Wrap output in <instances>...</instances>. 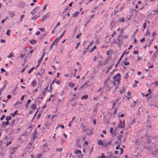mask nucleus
<instances>
[{
	"label": "nucleus",
	"mask_w": 158,
	"mask_h": 158,
	"mask_svg": "<svg viewBox=\"0 0 158 158\" xmlns=\"http://www.w3.org/2000/svg\"><path fill=\"white\" fill-rule=\"evenodd\" d=\"M111 84L112 83L109 81L108 79H106L104 81L103 87L105 88L107 91H108L111 88Z\"/></svg>",
	"instance_id": "1"
},
{
	"label": "nucleus",
	"mask_w": 158,
	"mask_h": 158,
	"mask_svg": "<svg viewBox=\"0 0 158 158\" xmlns=\"http://www.w3.org/2000/svg\"><path fill=\"white\" fill-rule=\"evenodd\" d=\"M121 76V74L120 73H118L113 77V79L115 81L117 82L118 83H119L120 81Z\"/></svg>",
	"instance_id": "2"
},
{
	"label": "nucleus",
	"mask_w": 158,
	"mask_h": 158,
	"mask_svg": "<svg viewBox=\"0 0 158 158\" xmlns=\"http://www.w3.org/2000/svg\"><path fill=\"white\" fill-rule=\"evenodd\" d=\"M125 127V121H123V122L121 120L120 121V125L119 127V128H123Z\"/></svg>",
	"instance_id": "3"
},
{
	"label": "nucleus",
	"mask_w": 158,
	"mask_h": 158,
	"mask_svg": "<svg viewBox=\"0 0 158 158\" xmlns=\"http://www.w3.org/2000/svg\"><path fill=\"white\" fill-rule=\"evenodd\" d=\"M39 9V7L38 6L36 7L31 12V14L32 15H34L36 12L37 10Z\"/></svg>",
	"instance_id": "4"
},
{
	"label": "nucleus",
	"mask_w": 158,
	"mask_h": 158,
	"mask_svg": "<svg viewBox=\"0 0 158 158\" xmlns=\"http://www.w3.org/2000/svg\"><path fill=\"white\" fill-rule=\"evenodd\" d=\"M49 16V13H48L43 16L42 19V21H44V20L46 19Z\"/></svg>",
	"instance_id": "5"
},
{
	"label": "nucleus",
	"mask_w": 158,
	"mask_h": 158,
	"mask_svg": "<svg viewBox=\"0 0 158 158\" xmlns=\"http://www.w3.org/2000/svg\"><path fill=\"white\" fill-rule=\"evenodd\" d=\"M16 149H17L16 148H14L10 149V154L11 155L13 154L16 151Z\"/></svg>",
	"instance_id": "6"
},
{
	"label": "nucleus",
	"mask_w": 158,
	"mask_h": 158,
	"mask_svg": "<svg viewBox=\"0 0 158 158\" xmlns=\"http://www.w3.org/2000/svg\"><path fill=\"white\" fill-rule=\"evenodd\" d=\"M36 108V104H31L30 108L32 110H35Z\"/></svg>",
	"instance_id": "7"
},
{
	"label": "nucleus",
	"mask_w": 158,
	"mask_h": 158,
	"mask_svg": "<svg viewBox=\"0 0 158 158\" xmlns=\"http://www.w3.org/2000/svg\"><path fill=\"white\" fill-rule=\"evenodd\" d=\"M56 40L54 41L51 44L50 47V50H51L52 48L54 45L55 44L56 45L57 43V41L55 43Z\"/></svg>",
	"instance_id": "8"
},
{
	"label": "nucleus",
	"mask_w": 158,
	"mask_h": 158,
	"mask_svg": "<svg viewBox=\"0 0 158 158\" xmlns=\"http://www.w3.org/2000/svg\"><path fill=\"white\" fill-rule=\"evenodd\" d=\"M36 85V80H34L31 83V85L33 86H35Z\"/></svg>",
	"instance_id": "9"
},
{
	"label": "nucleus",
	"mask_w": 158,
	"mask_h": 158,
	"mask_svg": "<svg viewBox=\"0 0 158 158\" xmlns=\"http://www.w3.org/2000/svg\"><path fill=\"white\" fill-rule=\"evenodd\" d=\"M45 53H44L43 55L41 56L40 59L37 61V62L38 63V64H40L43 59L44 56L45 55Z\"/></svg>",
	"instance_id": "10"
},
{
	"label": "nucleus",
	"mask_w": 158,
	"mask_h": 158,
	"mask_svg": "<svg viewBox=\"0 0 158 158\" xmlns=\"http://www.w3.org/2000/svg\"><path fill=\"white\" fill-rule=\"evenodd\" d=\"M119 20L121 23H123L125 22V19L124 17H120L119 19Z\"/></svg>",
	"instance_id": "11"
},
{
	"label": "nucleus",
	"mask_w": 158,
	"mask_h": 158,
	"mask_svg": "<svg viewBox=\"0 0 158 158\" xmlns=\"http://www.w3.org/2000/svg\"><path fill=\"white\" fill-rule=\"evenodd\" d=\"M30 42L31 44L33 45L37 42V41L35 40L32 39L30 41Z\"/></svg>",
	"instance_id": "12"
},
{
	"label": "nucleus",
	"mask_w": 158,
	"mask_h": 158,
	"mask_svg": "<svg viewBox=\"0 0 158 158\" xmlns=\"http://www.w3.org/2000/svg\"><path fill=\"white\" fill-rule=\"evenodd\" d=\"M14 57V54L13 52H11V53L9 54L8 55L7 57L8 58H11V57Z\"/></svg>",
	"instance_id": "13"
},
{
	"label": "nucleus",
	"mask_w": 158,
	"mask_h": 158,
	"mask_svg": "<svg viewBox=\"0 0 158 158\" xmlns=\"http://www.w3.org/2000/svg\"><path fill=\"white\" fill-rule=\"evenodd\" d=\"M97 158H107V157H106L104 154L102 153L101 155L99 156Z\"/></svg>",
	"instance_id": "14"
},
{
	"label": "nucleus",
	"mask_w": 158,
	"mask_h": 158,
	"mask_svg": "<svg viewBox=\"0 0 158 158\" xmlns=\"http://www.w3.org/2000/svg\"><path fill=\"white\" fill-rule=\"evenodd\" d=\"M9 15L11 17H12L15 15V14L14 12L10 11L9 12Z\"/></svg>",
	"instance_id": "15"
},
{
	"label": "nucleus",
	"mask_w": 158,
	"mask_h": 158,
	"mask_svg": "<svg viewBox=\"0 0 158 158\" xmlns=\"http://www.w3.org/2000/svg\"><path fill=\"white\" fill-rule=\"evenodd\" d=\"M98 144L100 145H104V143L101 140H99L98 142Z\"/></svg>",
	"instance_id": "16"
},
{
	"label": "nucleus",
	"mask_w": 158,
	"mask_h": 158,
	"mask_svg": "<svg viewBox=\"0 0 158 158\" xmlns=\"http://www.w3.org/2000/svg\"><path fill=\"white\" fill-rule=\"evenodd\" d=\"M75 153L76 154H81V150L77 149H75Z\"/></svg>",
	"instance_id": "17"
},
{
	"label": "nucleus",
	"mask_w": 158,
	"mask_h": 158,
	"mask_svg": "<svg viewBox=\"0 0 158 158\" xmlns=\"http://www.w3.org/2000/svg\"><path fill=\"white\" fill-rule=\"evenodd\" d=\"M88 98V95H83V96L81 98V99L82 100L83 99H86Z\"/></svg>",
	"instance_id": "18"
},
{
	"label": "nucleus",
	"mask_w": 158,
	"mask_h": 158,
	"mask_svg": "<svg viewBox=\"0 0 158 158\" xmlns=\"http://www.w3.org/2000/svg\"><path fill=\"white\" fill-rule=\"evenodd\" d=\"M123 64L124 65L126 66L129 65L130 64V63L127 61H123Z\"/></svg>",
	"instance_id": "19"
},
{
	"label": "nucleus",
	"mask_w": 158,
	"mask_h": 158,
	"mask_svg": "<svg viewBox=\"0 0 158 158\" xmlns=\"http://www.w3.org/2000/svg\"><path fill=\"white\" fill-rule=\"evenodd\" d=\"M155 15H157L158 14V9H157L154 10H153Z\"/></svg>",
	"instance_id": "20"
},
{
	"label": "nucleus",
	"mask_w": 158,
	"mask_h": 158,
	"mask_svg": "<svg viewBox=\"0 0 158 158\" xmlns=\"http://www.w3.org/2000/svg\"><path fill=\"white\" fill-rule=\"evenodd\" d=\"M11 119V116H6V119L7 122H9V121Z\"/></svg>",
	"instance_id": "21"
},
{
	"label": "nucleus",
	"mask_w": 158,
	"mask_h": 158,
	"mask_svg": "<svg viewBox=\"0 0 158 158\" xmlns=\"http://www.w3.org/2000/svg\"><path fill=\"white\" fill-rule=\"evenodd\" d=\"M113 83L114 85V86L115 87V89L117 88L118 85L119 83H118V84H117L114 81H113Z\"/></svg>",
	"instance_id": "22"
},
{
	"label": "nucleus",
	"mask_w": 158,
	"mask_h": 158,
	"mask_svg": "<svg viewBox=\"0 0 158 158\" xmlns=\"http://www.w3.org/2000/svg\"><path fill=\"white\" fill-rule=\"evenodd\" d=\"M58 127H61L62 129H64V126L63 125H61L60 124H58L56 128V129Z\"/></svg>",
	"instance_id": "23"
},
{
	"label": "nucleus",
	"mask_w": 158,
	"mask_h": 158,
	"mask_svg": "<svg viewBox=\"0 0 158 158\" xmlns=\"http://www.w3.org/2000/svg\"><path fill=\"white\" fill-rule=\"evenodd\" d=\"M96 48V47L95 46H94L93 48H91L90 51V52H92Z\"/></svg>",
	"instance_id": "24"
},
{
	"label": "nucleus",
	"mask_w": 158,
	"mask_h": 158,
	"mask_svg": "<svg viewBox=\"0 0 158 158\" xmlns=\"http://www.w3.org/2000/svg\"><path fill=\"white\" fill-rule=\"evenodd\" d=\"M37 16L36 15H35L31 19V20H35L37 18Z\"/></svg>",
	"instance_id": "25"
},
{
	"label": "nucleus",
	"mask_w": 158,
	"mask_h": 158,
	"mask_svg": "<svg viewBox=\"0 0 158 158\" xmlns=\"http://www.w3.org/2000/svg\"><path fill=\"white\" fill-rule=\"evenodd\" d=\"M9 123V122H3L2 123V124L3 125H7Z\"/></svg>",
	"instance_id": "26"
},
{
	"label": "nucleus",
	"mask_w": 158,
	"mask_h": 158,
	"mask_svg": "<svg viewBox=\"0 0 158 158\" xmlns=\"http://www.w3.org/2000/svg\"><path fill=\"white\" fill-rule=\"evenodd\" d=\"M69 86L71 88L73 87L74 84L72 82H69Z\"/></svg>",
	"instance_id": "27"
},
{
	"label": "nucleus",
	"mask_w": 158,
	"mask_h": 158,
	"mask_svg": "<svg viewBox=\"0 0 158 158\" xmlns=\"http://www.w3.org/2000/svg\"><path fill=\"white\" fill-rule=\"evenodd\" d=\"M125 53H126V51H125V52H123V54L121 55V56L120 57V59H119V61H120L122 59V58L123 57V56L125 54Z\"/></svg>",
	"instance_id": "28"
},
{
	"label": "nucleus",
	"mask_w": 158,
	"mask_h": 158,
	"mask_svg": "<svg viewBox=\"0 0 158 158\" xmlns=\"http://www.w3.org/2000/svg\"><path fill=\"white\" fill-rule=\"evenodd\" d=\"M52 85H51L50 86V87H49V89L48 90V92H49L51 93L52 91Z\"/></svg>",
	"instance_id": "29"
},
{
	"label": "nucleus",
	"mask_w": 158,
	"mask_h": 158,
	"mask_svg": "<svg viewBox=\"0 0 158 158\" xmlns=\"http://www.w3.org/2000/svg\"><path fill=\"white\" fill-rule=\"evenodd\" d=\"M120 155H121L122 154H123V149L122 148H120Z\"/></svg>",
	"instance_id": "30"
},
{
	"label": "nucleus",
	"mask_w": 158,
	"mask_h": 158,
	"mask_svg": "<svg viewBox=\"0 0 158 158\" xmlns=\"http://www.w3.org/2000/svg\"><path fill=\"white\" fill-rule=\"evenodd\" d=\"M62 150V148H57L56 150V152L59 151V152H61Z\"/></svg>",
	"instance_id": "31"
},
{
	"label": "nucleus",
	"mask_w": 158,
	"mask_h": 158,
	"mask_svg": "<svg viewBox=\"0 0 158 158\" xmlns=\"http://www.w3.org/2000/svg\"><path fill=\"white\" fill-rule=\"evenodd\" d=\"M116 34V32L114 31L113 34H112L111 35V36L112 37V38H113L114 37L115 35Z\"/></svg>",
	"instance_id": "32"
},
{
	"label": "nucleus",
	"mask_w": 158,
	"mask_h": 158,
	"mask_svg": "<svg viewBox=\"0 0 158 158\" xmlns=\"http://www.w3.org/2000/svg\"><path fill=\"white\" fill-rule=\"evenodd\" d=\"M34 68L32 67L28 71V73L29 74H30L33 71V70L34 69Z\"/></svg>",
	"instance_id": "33"
},
{
	"label": "nucleus",
	"mask_w": 158,
	"mask_h": 158,
	"mask_svg": "<svg viewBox=\"0 0 158 158\" xmlns=\"http://www.w3.org/2000/svg\"><path fill=\"white\" fill-rule=\"evenodd\" d=\"M146 27V23H144L143 24V31H144V30L145 29V28Z\"/></svg>",
	"instance_id": "34"
},
{
	"label": "nucleus",
	"mask_w": 158,
	"mask_h": 158,
	"mask_svg": "<svg viewBox=\"0 0 158 158\" xmlns=\"http://www.w3.org/2000/svg\"><path fill=\"white\" fill-rule=\"evenodd\" d=\"M10 30H8L7 31V32H6V35H7L9 36L10 35Z\"/></svg>",
	"instance_id": "35"
},
{
	"label": "nucleus",
	"mask_w": 158,
	"mask_h": 158,
	"mask_svg": "<svg viewBox=\"0 0 158 158\" xmlns=\"http://www.w3.org/2000/svg\"><path fill=\"white\" fill-rule=\"evenodd\" d=\"M146 35L147 36H150V33L149 32V31H148V30L146 31Z\"/></svg>",
	"instance_id": "36"
},
{
	"label": "nucleus",
	"mask_w": 158,
	"mask_h": 158,
	"mask_svg": "<svg viewBox=\"0 0 158 158\" xmlns=\"http://www.w3.org/2000/svg\"><path fill=\"white\" fill-rule=\"evenodd\" d=\"M79 14V12H78V11H77L76 12H75L74 14V16L75 17H77L78 15Z\"/></svg>",
	"instance_id": "37"
},
{
	"label": "nucleus",
	"mask_w": 158,
	"mask_h": 158,
	"mask_svg": "<svg viewBox=\"0 0 158 158\" xmlns=\"http://www.w3.org/2000/svg\"><path fill=\"white\" fill-rule=\"evenodd\" d=\"M133 53L134 54L137 55L138 54V51L136 50H135L133 51Z\"/></svg>",
	"instance_id": "38"
},
{
	"label": "nucleus",
	"mask_w": 158,
	"mask_h": 158,
	"mask_svg": "<svg viewBox=\"0 0 158 158\" xmlns=\"http://www.w3.org/2000/svg\"><path fill=\"white\" fill-rule=\"evenodd\" d=\"M42 157V155L41 154H38L37 157V158H41Z\"/></svg>",
	"instance_id": "39"
},
{
	"label": "nucleus",
	"mask_w": 158,
	"mask_h": 158,
	"mask_svg": "<svg viewBox=\"0 0 158 158\" xmlns=\"http://www.w3.org/2000/svg\"><path fill=\"white\" fill-rule=\"evenodd\" d=\"M94 16V14H92L91 15L89 16V18L90 19H92L93 18Z\"/></svg>",
	"instance_id": "40"
},
{
	"label": "nucleus",
	"mask_w": 158,
	"mask_h": 158,
	"mask_svg": "<svg viewBox=\"0 0 158 158\" xmlns=\"http://www.w3.org/2000/svg\"><path fill=\"white\" fill-rule=\"evenodd\" d=\"M5 115H4V114L2 115V116L0 118V120L1 121L3 119L5 118Z\"/></svg>",
	"instance_id": "41"
},
{
	"label": "nucleus",
	"mask_w": 158,
	"mask_h": 158,
	"mask_svg": "<svg viewBox=\"0 0 158 158\" xmlns=\"http://www.w3.org/2000/svg\"><path fill=\"white\" fill-rule=\"evenodd\" d=\"M48 86L49 85H48V86L45 88V89L44 91H45L46 92H47V90L48 88Z\"/></svg>",
	"instance_id": "42"
},
{
	"label": "nucleus",
	"mask_w": 158,
	"mask_h": 158,
	"mask_svg": "<svg viewBox=\"0 0 158 158\" xmlns=\"http://www.w3.org/2000/svg\"><path fill=\"white\" fill-rule=\"evenodd\" d=\"M56 79L55 78H54L53 79L52 83V85L55 82H56Z\"/></svg>",
	"instance_id": "43"
},
{
	"label": "nucleus",
	"mask_w": 158,
	"mask_h": 158,
	"mask_svg": "<svg viewBox=\"0 0 158 158\" xmlns=\"http://www.w3.org/2000/svg\"><path fill=\"white\" fill-rule=\"evenodd\" d=\"M61 82L60 81L58 80L56 81V84L58 85H59L60 84Z\"/></svg>",
	"instance_id": "44"
},
{
	"label": "nucleus",
	"mask_w": 158,
	"mask_h": 158,
	"mask_svg": "<svg viewBox=\"0 0 158 158\" xmlns=\"http://www.w3.org/2000/svg\"><path fill=\"white\" fill-rule=\"evenodd\" d=\"M47 6V5H45L44 6L43 8V10H46V9Z\"/></svg>",
	"instance_id": "45"
},
{
	"label": "nucleus",
	"mask_w": 158,
	"mask_h": 158,
	"mask_svg": "<svg viewBox=\"0 0 158 158\" xmlns=\"http://www.w3.org/2000/svg\"><path fill=\"white\" fill-rule=\"evenodd\" d=\"M154 38L153 39H152V40H150L149 41V44L148 45V47H150V45H151L152 42L154 40Z\"/></svg>",
	"instance_id": "46"
},
{
	"label": "nucleus",
	"mask_w": 158,
	"mask_h": 158,
	"mask_svg": "<svg viewBox=\"0 0 158 158\" xmlns=\"http://www.w3.org/2000/svg\"><path fill=\"white\" fill-rule=\"evenodd\" d=\"M117 112V110L115 108L114 110V111L113 112V114H114L115 115V114Z\"/></svg>",
	"instance_id": "47"
},
{
	"label": "nucleus",
	"mask_w": 158,
	"mask_h": 158,
	"mask_svg": "<svg viewBox=\"0 0 158 158\" xmlns=\"http://www.w3.org/2000/svg\"><path fill=\"white\" fill-rule=\"evenodd\" d=\"M81 33H80L79 34L77 35L76 36V38H77V39L79 38V37H80V35H81Z\"/></svg>",
	"instance_id": "48"
},
{
	"label": "nucleus",
	"mask_w": 158,
	"mask_h": 158,
	"mask_svg": "<svg viewBox=\"0 0 158 158\" xmlns=\"http://www.w3.org/2000/svg\"><path fill=\"white\" fill-rule=\"evenodd\" d=\"M39 29L43 31H45V29L44 28H40Z\"/></svg>",
	"instance_id": "49"
},
{
	"label": "nucleus",
	"mask_w": 158,
	"mask_h": 158,
	"mask_svg": "<svg viewBox=\"0 0 158 158\" xmlns=\"http://www.w3.org/2000/svg\"><path fill=\"white\" fill-rule=\"evenodd\" d=\"M87 85V84L86 83H85L82 86H81L80 89L81 88H83L84 87H85V86Z\"/></svg>",
	"instance_id": "50"
},
{
	"label": "nucleus",
	"mask_w": 158,
	"mask_h": 158,
	"mask_svg": "<svg viewBox=\"0 0 158 158\" xmlns=\"http://www.w3.org/2000/svg\"><path fill=\"white\" fill-rule=\"evenodd\" d=\"M120 145H118L116 147V150H118V149H120Z\"/></svg>",
	"instance_id": "51"
},
{
	"label": "nucleus",
	"mask_w": 158,
	"mask_h": 158,
	"mask_svg": "<svg viewBox=\"0 0 158 158\" xmlns=\"http://www.w3.org/2000/svg\"><path fill=\"white\" fill-rule=\"evenodd\" d=\"M112 68V66H109L107 67V71H109V70Z\"/></svg>",
	"instance_id": "52"
},
{
	"label": "nucleus",
	"mask_w": 158,
	"mask_h": 158,
	"mask_svg": "<svg viewBox=\"0 0 158 158\" xmlns=\"http://www.w3.org/2000/svg\"><path fill=\"white\" fill-rule=\"evenodd\" d=\"M115 105V103L114 102H113V106H112V109H114V108Z\"/></svg>",
	"instance_id": "53"
},
{
	"label": "nucleus",
	"mask_w": 158,
	"mask_h": 158,
	"mask_svg": "<svg viewBox=\"0 0 158 158\" xmlns=\"http://www.w3.org/2000/svg\"><path fill=\"white\" fill-rule=\"evenodd\" d=\"M113 131V128L112 127H110V132L111 133H112Z\"/></svg>",
	"instance_id": "54"
},
{
	"label": "nucleus",
	"mask_w": 158,
	"mask_h": 158,
	"mask_svg": "<svg viewBox=\"0 0 158 158\" xmlns=\"http://www.w3.org/2000/svg\"><path fill=\"white\" fill-rule=\"evenodd\" d=\"M80 43H77V46L76 47V49H77L78 47L80 45Z\"/></svg>",
	"instance_id": "55"
},
{
	"label": "nucleus",
	"mask_w": 158,
	"mask_h": 158,
	"mask_svg": "<svg viewBox=\"0 0 158 158\" xmlns=\"http://www.w3.org/2000/svg\"><path fill=\"white\" fill-rule=\"evenodd\" d=\"M66 30H65L64 32H63V33L62 34L60 35V38H61L63 36V35H64V33L65 31Z\"/></svg>",
	"instance_id": "56"
},
{
	"label": "nucleus",
	"mask_w": 158,
	"mask_h": 158,
	"mask_svg": "<svg viewBox=\"0 0 158 158\" xmlns=\"http://www.w3.org/2000/svg\"><path fill=\"white\" fill-rule=\"evenodd\" d=\"M77 69H75V70H74V76H75V77H76V73L77 72Z\"/></svg>",
	"instance_id": "57"
},
{
	"label": "nucleus",
	"mask_w": 158,
	"mask_h": 158,
	"mask_svg": "<svg viewBox=\"0 0 158 158\" xmlns=\"http://www.w3.org/2000/svg\"><path fill=\"white\" fill-rule=\"evenodd\" d=\"M131 93L130 91H128L127 93V94L128 96H130L131 95Z\"/></svg>",
	"instance_id": "58"
},
{
	"label": "nucleus",
	"mask_w": 158,
	"mask_h": 158,
	"mask_svg": "<svg viewBox=\"0 0 158 158\" xmlns=\"http://www.w3.org/2000/svg\"><path fill=\"white\" fill-rule=\"evenodd\" d=\"M63 136L66 139H67V135L65 134V133H64L63 134Z\"/></svg>",
	"instance_id": "59"
},
{
	"label": "nucleus",
	"mask_w": 158,
	"mask_h": 158,
	"mask_svg": "<svg viewBox=\"0 0 158 158\" xmlns=\"http://www.w3.org/2000/svg\"><path fill=\"white\" fill-rule=\"evenodd\" d=\"M40 32L39 31H38L36 33V34H35L37 35H40Z\"/></svg>",
	"instance_id": "60"
},
{
	"label": "nucleus",
	"mask_w": 158,
	"mask_h": 158,
	"mask_svg": "<svg viewBox=\"0 0 158 158\" xmlns=\"http://www.w3.org/2000/svg\"><path fill=\"white\" fill-rule=\"evenodd\" d=\"M17 112V111H15L14 113L12 114L13 117H14L15 116V115Z\"/></svg>",
	"instance_id": "61"
},
{
	"label": "nucleus",
	"mask_w": 158,
	"mask_h": 158,
	"mask_svg": "<svg viewBox=\"0 0 158 158\" xmlns=\"http://www.w3.org/2000/svg\"><path fill=\"white\" fill-rule=\"evenodd\" d=\"M156 35V33L155 32H154L152 34V36H154Z\"/></svg>",
	"instance_id": "62"
},
{
	"label": "nucleus",
	"mask_w": 158,
	"mask_h": 158,
	"mask_svg": "<svg viewBox=\"0 0 158 158\" xmlns=\"http://www.w3.org/2000/svg\"><path fill=\"white\" fill-rule=\"evenodd\" d=\"M24 15H21V21H22V19L24 18Z\"/></svg>",
	"instance_id": "63"
},
{
	"label": "nucleus",
	"mask_w": 158,
	"mask_h": 158,
	"mask_svg": "<svg viewBox=\"0 0 158 158\" xmlns=\"http://www.w3.org/2000/svg\"><path fill=\"white\" fill-rule=\"evenodd\" d=\"M35 136L34 135H32V138L33 140H34L35 139Z\"/></svg>",
	"instance_id": "64"
}]
</instances>
